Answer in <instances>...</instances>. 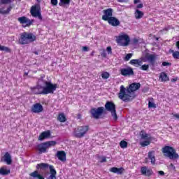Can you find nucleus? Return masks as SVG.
Instances as JSON below:
<instances>
[{
  "mask_svg": "<svg viewBox=\"0 0 179 179\" xmlns=\"http://www.w3.org/2000/svg\"><path fill=\"white\" fill-rule=\"evenodd\" d=\"M141 88V83H133L129 85V87H124V85L120 86V90L118 93V97L122 101L128 102L131 101V93H134V92H136V90H139ZM127 93L129 94H127Z\"/></svg>",
  "mask_w": 179,
  "mask_h": 179,
  "instance_id": "obj_1",
  "label": "nucleus"
},
{
  "mask_svg": "<svg viewBox=\"0 0 179 179\" xmlns=\"http://www.w3.org/2000/svg\"><path fill=\"white\" fill-rule=\"evenodd\" d=\"M162 152L165 156V157H168L170 160H177L179 159L178 153H177V150L171 146L165 145L162 149Z\"/></svg>",
  "mask_w": 179,
  "mask_h": 179,
  "instance_id": "obj_2",
  "label": "nucleus"
},
{
  "mask_svg": "<svg viewBox=\"0 0 179 179\" xmlns=\"http://www.w3.org/2000/svg\"><path fill=\"white\" fill-rule=\"evenodd\" d=\"M37 40V37L32 33L23 32L19 38L18 43L21 45H26V44H30Z\"/></svg>",
  "mask_w": 179,
  "mask_h": 179,
  "instance_id": "obj_3",
  "label": "nucleus"
},
{
  "mask_svg": "<svg viewBox=\"0 0 179 179\" xmlns=\"http://www.w3.org/2000/svg\"><path fill=\"white\" fill-rule=\"evenodd\" d=\"M50 169V176L48 179H57V171L54 168V166L50 165L46 163H41L36 165V170H47V169Z\"/></svg>",
  "mask_w": 179,
  "mask_h": 179,
  "instance_id": "obj_4",
  "label": "nucleus"
},
{
  "mask_svg": "<svg viewBox=\"0 0 179 179\" xmlns=\"http://www.w3.org/2000/svg\"><path fill=\"white\" fill-rule=\"evenodd\" d=\"M116 43L120 47H128L129 43H131V38H129L128 34L122 33L116 36Z\"/></svg>",
  "mask_w": 179,
  "mask_h": 179,
  "instance_id": "obj_5",
  "label": "nucleus"
},
{
  "mask_svg": "<svg viewBox=\"0 0 179 179\" xmlns=\"http://www.w3.org/2000/svg\"><path fill=\"white\" fill-rule=\"evenodd\" d=\"M90 129V127L89 125L78 126L74 129V136L80 139V138H83L89 132Z\"/></svg>",
  "mask_w": 179,
  "mask_h": 179,
  "instance_id": "obj_6",
  "label": "nucleus"
},
{
  "mask_svg": "<svg viewBox=\"0 0 179 179\" xmlns=\"http://www.w3.org/2000/svg\"><path fill=\"white\" fill-rule=\"evenodd\" d=\"M56 145L57 141H46L45 143L37 145L36 150H38L39 155H41V153H45L47 152V149H49V148H51V146H55Z\"/></svg>",
  "mask_w": 179,
  "mask_h": 179,
  "instance_id": "obj_7",
  "label": "nucleus"
},
{
  "mask_svg": "<svg viewBox=\"0 0 179 179\" xmlns=\"http://www.w3.org/2000/svg\"><path fill=\"white\" fill-rule=\"evenodd\" d=\"M105 109L106 111H109L111 113L112 117L115 121L118 120V115H117V108L115 107V103L113 101H108L105 103Z\"/></svg>",
  "mask_w": 179,
  "mask_h": 179,
  "instance_id": "obj_8",
  "label": "nucleus"
},
{
  "mask_svg": "<svg viewBox=\"0 0 179 179\" xmlns=\"http://www.w3.org/2000/svg\"><path fill=\"white\" fill-rule=\"evenodd\" d=\"M43 87L44 94H54V92L57 90V84H52L50 81H44Z\"/></svg>",
  "mask_w": 179,
  "mask_h": 179,
  "instance_id": "obj_9",
  "label": "nucleus"
},
{
  "mask_svg": "<svg viewBox=\"0 0 179 179\" xmlns=\"http://www.w3.org/2000/svg\"><path fill=\"white\" fill-rule=\"evenodd\" d=\"M92 118L94 120H100L103 114H104V107L92 108L90 111Z\"/></svg>",
  "mask_w": 179,
  "mask_h": 179,
  "instance_id": "obj_10",
  "label": "nucleus"
},
{
  "mask_svg": "<svg viewBox=\"0 0 179 179\" xmlns=\"http://www.w3.org/2000/svg\"><path fill=\"white\" fill-rule=\"evenodd\" d=\"M30 13L33 17H38L39 20H43V16L41 15V7H40V4L32 6L30 10Z\"/></svg>",
  "mask_w": 179,
  "mask_h": 179,
  "instance_id": "obj_11",
  "label": "nucleus"
},
{
  "mask_svg": "<svg viewBox=\"0 0 179 179\" xmlns=\"http://www.w3.org/2000/svg\"><path fill=\"white\" fill-rule=\"evenodd\" d=\"M17 21L20 24H24V27H30L34 23V20H30L26 16L18 17Z\"/></svg>",
  "mask_w": 179,
  "mask_h": 179,
  "instance_id": "obj_12",
  "label": "nucleus"
},
{
  "mask_svg": "<svg viewBox=\"0 0 179 179\" xmlns=\"http://www.w3.org/2000/svg\"><path fill=\"white\" fill-rule=\"evenodd\" d=\"M120 75L124 77L134 76V75H135L134 69L131 66H127V68H122L120 69Z\"/></svg>",
  "mask_w": 179,
  "mask_h": 179,
  "instance_id": "obj_13",
  "label": "nucleus"
},
{
  "mask_svg": "<svg viewBox=\"0 0 179 179\" xmlns=\"http://www.w3.org/2000/svg\"><path fill=\"white\" fill-rule=\"evenodd\" d=\"M30 90L32 94H44V88L43 85H37L35 87H31Z\"/></svg>",
  "mask_w": 179,
  "mask_h": 179,
  "instance_id": "obj_14",
  "label": "nucleus"
},
{
  "mask_svg": "<svg viewBox=\"0 0 179 179\" xmlns=\"http://www.w3.org/2000/svg\"><path fill=\"white\" fill-rule=\"evenodd\" d=\"M113 8H107L103 10L102 20L108 22L110 17H113Z\"/></svg>",
  "mask_w": 179,
  "mask_h": 179,
  "instance_id": "obj_15",
  "label": "nucleus"
},
{
  "mask_svg": "<svg viewBox=\"0 0 179 179\" xmlns=\"http://www.w3.org/2000/svg\"><path fill=\"white\" fill-rule=\"evenodd\" d=\"M43 110H44V108H43V105L40 103H34L31 108V113H34V114L43 113Z\"/></svg>",
  "mask_w": 179,
  "mask_h": 179,
  "instance_id": "obj_16",
  "label": "nucleus"
},
{
  "mask_svg": "<svg viewBox=\"0 0 179 179\" xmlns=\"http://www.w3.org/2000/svg\"><path fill=\"white\" fill-rule=\"evenodd\" d=\"M109 171L110 173H113L114 174H117V176H122V174L125 173V169H124L123 167H112L109 169Z\"/></svg>",
  "mask_w": 179,
  "mask_h": 179,
  "instance_id": "obj_17",
  "label": "nucleus"
},
{
  "mask_svg": "<svg viewBox=\"0 0 179 179\" xmlns=\"http://www.w3.org/2000/svg\"><path fill=\"white\" fill-rule=\"evenodd\" d=\"M141 172L143 176H145L146 177H150V176L153 175V170L151 169H148V166H142L141 168Z\"/></svg>",
  "mask_w": 179,
  "mask_h": 179,
  "instance_id": "obj_18",
  "label": "nucleus"
},
{
  "mask_svg": "<svg viewBox=\"0 0 179 179\" xmlns=\"http://www.w3.org/2000/svg\"><path fill=\"white\" fill-rule=\"evenodd\" d=\"M107 22L108 24L113 26V27H117V26H120V24H121V22H120V20H118L115 17H110Z\"/></svg>",
  "mask_w": 179,
  "mask_h": 179,
  "instance_id": "obj_19",
  "label": "nucleus"
},
{
  "mask_svg": "<svg viewBox=\"0 0 179 179\" xmlns=\"http://www.w3.org/2000/svg\"><path fill=\"white\" fill-rule=\"evenodd\" d=\"M3 162L6 163L8 166H10L13 163L12 156L9 152H6L5 155L3 156Z\"/></svg>",
  "mask_w": 179,
  "mask_h": 179,
  "instance_id": "obj_20",
  "label": "nucleus"
},
{
  "mask_svg": "<svg viewBox=\"0 0 179 179\" xmlns=\"http://www.w3.org/2000/svg\"><path fill=\"white\" fill-rule=\"evenodd\" d=\"M140 136L141 139L145 141H153L155 138L150 136V134L145 133V130H141L140 131Z\"/></svg>",
  "mask_w": 179,
  "mask_h": 179,
  "instance_id": "obj_21",
  "label": "nucleus"
},
{
  "mask_svg": "<svg viewBox=\"0 0 179 179\" xmlns=\"http://www.w3.org/2000/svg\"><path fill=\"white\" fill-rule=\"evenodd\" d=\"M56 156L61 162H66V153H65V151H57Z\"/></svg>",
  "mask_w": 179,
  "mask_h": 179,
  "instance_id": "obj_22",
  "label": "nucleus"
},
{
  "mask_svg": "<svg viewBox=\"0 0 179 179\" xmlns=\"http://www.w3.org/2000/svg\"><path fill=\"white\" fill-rule=\"evenodd\" d=\"M159 82H169L170 78H169V76L165 72H161L159 73Z\"/></svg>",
  "mask_w": 179,
  "mask_h": 179,
  "instance_id": "obj_23",
  "label": "nucleus"
},
{
  "mask_svg": "<svg viewBox=\"0 0 179 179\" xmlns=\"http://www.w3.org/2000/svg\"><path fill=\"white\" fill-rule=\"evenodd\" d=\"M50 136H51V132L50 131H43L40 134L38 140L44 141V139H47V138H50Z\"/></svg>",
  "mask_w": 179,
  "mask_h": 179,
  "instance_id": "obj_24",
  "label": "nucleus"
},
{
  "mask_svg": "<svg viewBox=\"0 0 179 179\" xmlns=\"http://www.w3.org/2000/svg\"><path fill=\"white\" fill-rule=\"evenodd\" d=\"M129 64L130 65H133L134 66H136V68H138V66H142V60L133 59L130 60Z\"/></svg>",
  "mask_w": 179,
  "mask_h": 179,
  "instance_id": "obj_25",
  "label": "nucleus"
},
{
  "mask_svg": "<svg viewBox=\"0 0 179 179\" xmlns=\"http://www.w3.org/2000/svg\"><path fill=\"white\" fill-rule=\"evenodd\" d=\"M146 59L151 64V65H155V62H156V55H147L145 56Z\"/></svg>",
  "mask_w": 179,
  "mask_h": 179,
  "instance_id": "obj_26",
  "label": "nucleus"
},
{
  "mask_svg": "<svg viewBox=\"0 0 179 179\" xmlns=\"http://www.w3.org/2000/svg\"><path fill=\"white\" fill-rule=\"evenodd\" d=\"M144 15H145V13H143V12H142L139 9H136L134 12V17L137 20H138L139 19H142V17H143Z\"/></svg>",
  "mask_w": 179,
  "mask_h": 179,
  "instance_id": "obj_27",
  "label": "nucleus"
},
{
  "mask_svg": "<svg viewBox=\"0 0 179 179\" xmlns=\"http://www.w3.org/2000/svg\"><path fill=\"white\" fill-rule=\"evenodd\" d=\"M8 174H10V169L8 168L6 166L1 168V176H8Z\"/></svg>",
  "mask_w": 179,
  "mask_h": 179,
  "instance_id": "obj_28",
  "label": "nucleus"
},
{
  "mask_svg": "<svg viewBox=\"0 0 179 179\" xmlns=\"http://www.w3.org/2000/svg\"><path fill=\"white\" fill-rule=\"evenodd\" d=\"M148 158L150 160L152 164H155L156 157H155V151H150L148 152Z\"/></svg>",
  "mask_w": 179,
  "mask_h": 179,
  "instance_id": "obj_29",
  "label": "nucleus"
},
{
  "mask_svg": "<svg viewBox=\"0 0 179 179\" xmlns=\"http://www.w3.org/2000/svg\"><path fill=\"white\" fill-rule=\"evenodd\" d=\"M29 176L34 178L45 179L43 175L38 173V171H34V172L31 173Z\"/></svg>",
  "mask_w": 179,
  "mask_h": 179,
  "instance_id": "obj_30",
  "label": "nucleus"
},
{
  "mask_svg": "<svg viewBox=\"0 0 179 179\" xmlns=\"http://www.w3.org/2000/svg\"><path fill=\"white\" fill-rule=\"evenodd\" d=\"M57 121H59V122H66V117L65 116V114L64 113H59L57 116Z\"/></svg>",
  "mask_w": 179,
  "mask_h": 179,
  "instance_id": "obj_31",
  "label": "nucleus"
},
{
  "mask_svg": "<svg viewBox=\"0 0 179 179\" xmlns=\"http://www.w3.org/2000/svg\"><path fill=\"white\" fill-rule=\"evenodd\" d=\"M72 0H59V6H65V5H69Z\"/></svg>",
  "mask_w": 179,
  "mask_h": 179,
  "instance_id": "obj_32",
  "label": "nucleus"
},
{
  "mask_svg": "<svg viewBox=\"0 0 179 179\" xmlns=\"http://www.w3.org/2000/svg\"><path fill=\"white\" fill-rule=\"evenodd\" d=\"M151 141H153V140H145V141H144L143 142H141L140 145L143 148H145V146H149V145H150Z\"/></svg>",
  "mask_w": 179,
  "mask_h": 179,
  "instance_id": "obj_33",
  "label": "nucleus"
},
{
  "mask_svg": "<svg viewBox=\"0 0 179 179\" xmlns=\"http://www.w3.org/2000/svg\"><path fill=\"white\" fill-rule=\"evenodd\" d=\"M1 51H3V52H7V53L12 52V50H10V48L6 46H1Z\"/></svg>",
  "mask_w": 179,
  "mask_h": 179,
  "instance_id": "obj_34",
  "label": "nucleus"
},
{
  "mask_svg": "<svg viewBox=\"0 0 179 179\" xmlns=\"http://www.w3.org/2000/svg\"><path fill=\"white\" fill-rule=\"evenodd\" d=\"M120 146L122 149H125V148H128V143L123 140L120 141Z\"/></svg>",
  "mask_w": 179,
  "mask_h": 179,
  "instance_id": "obj_35",
  "label": "nucleus"
},
{
  "mask_svg": "<svg viewBox=\"0 0 179 179\" xmlns=\"http://www.w3.org/2000/svg\"><path fill=\"white\" fill-rule=\"evenodd\" d=\"M101 78L102 79H108V78H110V73L107 71H103L101 73Z\"/></svg>",
  "mask_w": 179,
  "mask_h": 179,
  "instance_id": "obj_36",
  "label": "nucleus"
},
{
  "mask_svg": "<svg viewBox=\"0 0 179 179\" xmlns=\"http://www.w3.org/2000/svg\"><path fill=\"white\" fill-rule=\"evenodd\" d=\"M172 57L175 59H179V52L178 51L172 50Z\"/></svg>",
  "mask_w": 179,
  "mask_h": 179,
  "instance_id": "obj_37",
  "label": "nucleus"
},
{
  "mask_svg": "<svg viewBox=\"0 0 179 179\" xmlns=\"http://www.w3.org/2000/svg\"><path fill=\"white\" fill-rule=\"evenodd\" d=\"M132 55H134L132 53H128L126 55V56L124 58V61H125L126 62L129 61V59L131 58H132Z\"/></svg>",
  "mask_w": 179,
  "mask_h": 179,
  "instance_id": "obj_38",
  "label": "nucleus"
},
{
  "mask_svg": "<svg viewBox=\"0 0 179 179\" xmlns=\"http://www.w3.org/2000/svg\"><path fill=\"white\" fill-rule=\"evenodd\" d=\"M141 71H148L149 69V64H143L140 67Z\"/></svg>",
  "mask_w": 179,
  "mask_h": 179,
  "instance_id": "obj_39",
  "label": "nucleus"
},
{
  "mask_svg": "<svg viewBox=\"0 0 179 179\" xmlns=\"http://www.w3.org/2000/svg\"><path fill=\"white\" fill-rule=\"evenodd\" d=\"M10 10H12V6H9L8 8L6 9V10H3L1 9V13H9V12H10Z\"/></svg>",
  "mask_w": 179,
  "mask_h": 179,
  "instance_id": "obj_40",
  "label": "nucleus"
},
{
  "mask_svg": "<svg viewBox=\"0 0 179 179\" xmlns=\"http://www.w3.org/2000/svg\"><path fill=\"white\" fill-rule=\"evenodd\" d=\"M149 108H156V104L152 101L148 102Z\"/></svg>",
  "mask_w": 179,
  "mask_h": 179,
  "instance_id": "obj_41",
  "label": "nucleus"
},
{
  "mask_svg": "<svg viewBox=\"0 0 179 179\" xmlns=\"http://www.w3.org/2000/svg\"><path fill=\"white\" fill-rule=\"evenodd\" d=\"M50 3L52 6H57L58 5V0H51Z\"/></svg>",
  "mask_w": 179,
  "mask_h": 179,
  "instance_id": "obj_42",
  "label": "nucleus"
},
{
  "mask_svg": "<svg viewBox=\"0 0 179 179\" xmlns=\"http://www.w3.org/2000/svg\"><path fill=\"white\" fill-rule=\"evenodd\" d=\"M162 66H171V63L169 62H163Z\"/></svg>",
  "mask_w": 179,
  "mask_h": 179,
  "instance_id": "obj_43",
  "label": "nucleus"
},
{
  "mask_svg": "<svg viewBox=\"0 0 179 179\" xmlns=\"http://www.w3.org/2000/svg\"><path fill=\"white\" fill-rule=\"evenodd\" d=\"M13 0H1V3L8 4L10 3Z\"/></svg>",
  "mask_w": 179,
  "mask_h": 179,
  "instance_id": "obj_44",
  "label": "nucleus"
},
{
  "mask_svg": "<svg viewBox=\"0 0 179 179\" xmlns=\"http://www.w3.org/2000/svg\"><path fill=\"white\" fill-rule=\"evenodd\" d=\"M100 159V163H106V162H107V158L106 157H101Z\"/></svg>",
  "mask_w": 179,
  "mask_h": 179,
  "instance_id": "obj_45",
  "label": "nucleus"
},
{
  "mask_svg": "<svg viewBox=\"0 0 179 179\" xmlns=\"http://www.w3.org/2000/svg\"><path fill=\"white\" fill-rule=\"evenodd\" d=\"M106 50L108 51V54H113V49L110 46L107 47Z\"/></svg>",
  "mask_w": 179,
  "mask_h": 179,
  "instance_id": "obj_46",
  "label": "nucleus"
},
{
  "mask_svg": "<svg viewBox=\"0 0 179 179\" xmlns=\"http://www.w3.org/2000/svg\"><path fill=\"white\" fill-rule=\"evenodd\" d=\"M101 56L103 58H106L107 57V53L106 52V50H103L101 53Z\"/></svg>",
  "mask_w": 179,
  "mask_h": 179,
  "instance_id": "obj_47",
  "label": "nucleus"
},
{
  "mask_svg": "<svg viewBox=\"0 0 179 179\" xmlns=\"http://www.w3.org/2000/svg\"><path fill=\"white\" fill-rule=\"evenodd\" d=\"M137 9H141L142 8H143V3H140L138 5L136 6Z\"/></svg>",
  "mask_w": 179,
  "mask_h": 179,
  "instance_id": "obj_48",
  "label": "nucleus"
},
{
  "mask_svg": "<svg viewBox=\"0 0 179 179\" xmlns=\"http://www.w3.org/2000/svg\"><path fill=\"white\" fill-rule=\"evenodd\" d=\"M83 50H84V51H89V48L87 46H83Z\"/></svg>",
  "mask_w": 179,
  "mask_h": 179,
  "instance_id": "obj_49",
  "label": "nucleus"
},
{
  "mask_svg": "<svg viewBox=\"0 0 179 179\" xmlns=\"http://www.w3.org/2000/svg\"><path fill=\"white\" fill-rule=\"evenodd\" d=\"M118 2H120V3H122L124 2H127L128 0H117Z\"/></svg>",
  "mask_w": 179,
  "mask_h": 179,
  "instance_id": "obj_50",
  "label": "nucleus"
},
{
  "mask_svg": "<svg viewBox=\"0 0 179 179\" xmlns=\"http://www.w3.org/2000/svg\"><path fill=\"white\" fill-rule=\"evenodd\" d=\"M172 115H173V117H175V118H179V114H174V113H172Z\"/></svg>",
  "mask_w": 179,
  "mask_h": 179,
  "instance_id": "obj_51",
  "label": "nucleus"
},
{
  "mask_svg": "<svg viewBox=\"0 0 179 179\" xmlns=\"http://www.w3.org/2000/svg\"><path fill=\"white\" fill-rule=\"evenodd\" d=\"M158 173L159 174V176H164V171H159Z\"/></svg>",
  "mask_w": 179,
  "mask_h": 179,
  "instance_id": "obj_52",
  "label": "nucleus"
},
{
  "mask_svg": "<svg viewBox=\"0 0 179 179\" xmlns=\"http://www.w3.org/2000/svg\"><path fill=\"white\" fill-rule=\"evenodd\" d=\"M176 80H178V78H172V79L171 80V82L174 83V82H176Z\"/></svg>",
  "mask_w": 179,
  "mask_h": 179,
  "instance_id": "obj_53",
  "label": "nucleus"
},
{
  "mask_svg": "<svg viewBox=\"0 0 179 179\" xmlns=\"http://www.w3.org/2000/svg\"><path fill=\"white\" fill-rule=\"evenodd\" d=\"M141 2V0H134V3L136 5V3H139Z\"/></svg>",
  "mask_w": 179,
  "mask_h": 179,
  "instance_id": "obj_54",
  "label": "nucleus"
},
{
  "mask_svg": "<svg viewBox=\"0 0 179 179\" xmlns=\"http://www.w3.org/2000/svg\"><path fill=\"white\" fill-rule=\"evenodd\" d=\"M133 41H134V43H138V40L137 38H134L133 40Z\"/></svg>",
  "mask_w": 179,
  "mask_h": 179,
  "instance_id": "obj_55",
  "label": "nucleus"
},
{
  "mask_svg": "<svg viewBox=\"0 0 179 179\" xmlns=\"http://www.w3.org/2000/svg\"><path fill=\"white\" fill-rule=\"evenodd\" d=\"M91 57H94V51H92L90 54Z\"/></svg>",
  "mask_w": 179,
  "mask_h": 179,
  "instance_id": "obj_56",
  "label": "nucleus"
},
{
  "mask_svg": "<svg viewBox=\"0 0 179 179\" xmlns=\"http://www.w3.org/2000/svg\"><path fill=\"white\" fill-rule=\"evenodd\" d=\"M163 30H164V31H168L169 29H168L167 28H165V29H164Z\"/></svg>",
  "mask_w": 179,
  "mask_h": 179,
  "instance_id": "obj_57",
  "label": "nucleus"
},
{
  "mask_svg": "<svg viewBox=\"0 0 179 179\" xmlns=\"http://www.w3.org/2000/svg\"><path fill=\"white\" fill-rule=\"evenodd\" d=\"M36 2H38V3H40V2H41V0H36Z\"/></svg>",
  "mask_w": 179,
  "mask_h": 179,
  "instance_id": "obj_58",
  "label": "nucleus"
},
{
  "mask_svg": "<svg viewBox=\"0 0 179 179\" xmlns=\"http://www.w3.org/2000/svg\"><path fill=\"white\" fill-rule=\"evenodd\" d=\"M170 166H171V167H174V164H170Z\"/></svg>",
  "mask_w": 179,
  "mask_h": 179,
  "instance_id": "obj_59",
  "label": "nucleus"
},
{
  "mask_svg": "<svg viewBox=\"0 0 179 179\" xmlns=\"http://www.w3.org/2000/svg\"><path fill=\"white\" fill-rule=\"evenodd\" d=\"M24 75H27V73H25Z\"/></svg>",
  "mask_w": 179,
  "mask_h": 179,
  "instance_id": "obj_60",
  "label": "nucleus"
},
{
  "mask_svg": "<svg viewBox=\"0 0 179 179\" xmlns=\"http://www.w3.org/2000/svg\"><path fill=\"white\" fill-rule=\"evenodd\" d=\"M35 54H36V55H37V52H35Z\"/></svg>",
  "mask_w": 179,
  "mask_h": 179,
  "instance_id": "obj_61",
  "label": "nucleus"
}]
</instances>
